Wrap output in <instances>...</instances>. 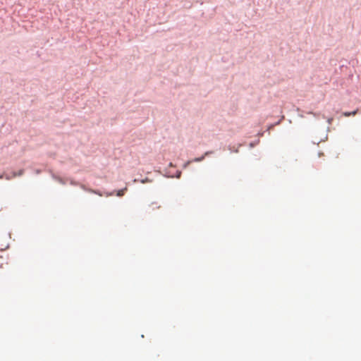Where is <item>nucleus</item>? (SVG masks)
<instances>
[{"mask_svg":"<svg viewBox=\"0 0 361 361\" xmlns=\"http://www.w3.org/2000/svg\"><path fill=\"white\" fill-rule=\"evenodd\" d=\"M357 111H358V110L356 109V110H355L353 111H351V112H344L343 114L344 116L348 117L350 116H355L357 114Z\"/></svg>","mask_w":361,"mask_h":361,"instance_id":"f03ea898","label":"nucleus"},{"mask_svg":"<svg viewBox=\"0 0 361 361\" xmlns=\"http://www.w3.org/2000/svg\"><path fill=\"white\" fill-rule=\"evenodd\" d=\"M204 156H202V157L195 159L194 161H201L204 159Z\"/></svg>","mask_w":361,"mask_h":361,"instance_id":"39448f33","label":"nucleus"},{"mask_svg":"<svg viewBox=\"0 0 361 361\" xmlns=\"http://www.w3.org/2000/svg\"><path fill=\"white\" fill-rule=\"evenodd\" d=\"M3 178H4V175H0V179H2Z\"/></svg>","mask_w":361,"mask_h":361,"instance_id":"0eeeda50","label":"nucleus"},{"mask_svg":"<svg viewBox=\"0 0 361 361\" xmlns=\"http://www.w3.org/2000/svg\"><path fill=\"white\" fill-rule=\"evenodd\" d=\"M161 208V205L157 201H152L147 205V212L149 215H155Z\"/></svg>","mask_w":361,"mask_h":361,"instance_id":"f257e3e1","label":"nucleus"},{"mask_svg":"<svg viewBox=\"0 0 361 361\" xmlns=\"http://www.w3.org/2000/svg\"><path fill=\"white\" fill-rule=\"evenodd\" d=\"M332 120H333L332 118H330V119H329V120H328V122H329V123H331V121H332Z\"/></svg>","mask_w":361,"mask_h":361,"instance_id":"423d86ee","label":"nucleus"},{"mask_svg":"<svg viewBox=\"0 0 361 361\" xmlns=\"http://www.w3.org/2000/svg\"><path fill=\"white\" fill-rule=\"evenodd\" d=\"M93 192H94V193H96V194H98L99 196H102V194H100V193H99V192H94V191H93Z\"/></svg>","mask_w":361,"mask_h":361,"instance_id":"6e6552de","label":"nucleus"},{"mask_svg":"<svg viewBox=\"0 0 361 361\" xmlns=\"http://www.w3.org/2000/svg\"><path fill=\"white\" fill-rule=\"evenodd\" d=\"M127 190L126 188H123V189H121V190H119L118 192H117V196H119V197H121L124 195L125 193V191Z\"/></svg>","mask_w":361,"mask_h":361,"instance_id":"7ed1b4c3","label":"nucleus"},{"mask_svg":"<svg viewBox=\"0 0 361 361\" xmlns=\"http://www.w3.org/2000/svg\"><path fill=\"white\" fill-rule=\"evenodd\" d=\"M23 173V170H20L18 173H13V177H16V176H21Z\"/></svg>","mask_w":361,"mask_h":361,"instance_id":"20e7f679","label":"nucleus"}]
</instances>
